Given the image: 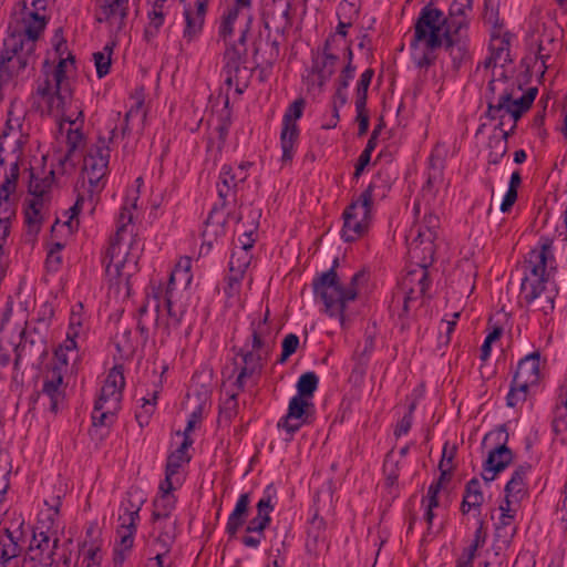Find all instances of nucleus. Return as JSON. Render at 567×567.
Returning <instances> with one entry per match:
<instances>
[{"label":"nucleus","mask_w":567,"mask_h":567,"mask_svg":"<svg viewBox=\"0 0 567 567\" xmlns=\"http://www.w3.org/2000/svg\"><path fill=\"white\" fill-rule=\"evenodd\" d=\"M41 398L48 399L49 411L56 414L65 402V389L63 388V375L59 367H53L45 375L40 392L30 398L32 404H35Z\"/></svg>","instance_id":"17"},{"label":"nucleus","mask_w":567,"mask_h":567,"mask_svg":"<svg viewBox=\"0 0 567 567\" xmlns=\"http://www.w3.org/2000/svg\"><path fill=\"white\" fill-rule=\"evenodd\" d=\"M250 495L243 493L239 495L235 508L230 513L226 524V533L229 538H235L238 530L244 526L249 513Z\"/></svg>","instance_id":"32"},{"label":"nucleus","mask_w":567,"mask_h":567,"mask_svg":"<svg viewBox=\"0 0 567 567\" xmlns=\"http://www.w3.org/2000/svg\"><path fill=\"white\" fill-rule=\"evenodd\" d=\"M483 503L484 494L481 489V482L477 477H473L465 485L460 509L464 515L471 511L477 512L480 515Z\"/></svg>","instance_id":"34"},{"label":"nucleus","mask_w":567,"mask_h":567,"mask_svg":"<svg viewBox=\"0 0 567 567\" xmlns=\"http://www.w3.org/2000/svg\"><path fill=\"white\" fill-rule=\"evenodd\" d=\"M383 473L385 476V485L394 487L399 478V462L392 458V452H389L384 458Z\"/></svg>","instance_id":"55"},{"label":"nucleus","mask_w":567,"mask_h":567,"mask_svg":"<svg viewBox=\"0 0 567 567\" xmlns=\"http://www.w3.org/2000/svg\"><path fill=\"white\" fill-rule=\"evenodd\" d=\"M17 204L11 196L0 195V241H9L11 221L16 218Z\"/></svg>","instance_id":"38"},{"label":"nucleus","mask_w":567,"mask_h":567,"mask_svg":"<svg viewBox=\"0 0 567 567\" xmlns=\"http://www.w3.org/2000/svg\"><path fill=\"white\" fill-rule=\"evenodd\" d=\"M338 265L339 260L336 258L330 269L315 277L312 289L315 296L319 298L324 306L323 312L330 318H337L341 326H343L347 306L350 301L357 299L358 282L364 275L361 271L355 272L351 277L350 282L344 286L337 274Z\"/></svg>","instance_id":"5"},{"label":"nucleus","mask_w":567,"mask_h":567,"mask_svg":"<svg viewBox=\"0 0 567 567\" xmlns=\"http://www.w3.org/2000/svg\"><path fill=\"white\" fill-rule=\"evenodd\" d=\"M76 110L78 114L75 118L65 115V110L63 112L53 114L61 115L60 128H62L64 122L71 125L66 133V152L64 157L60 159L62 164L70 161L73 154L84 145V134L82 132V125L84 123V111L82 105L76 106Z\"/></svg>","instance_id":"21"},{"label":"nucleus","mask_w":567,"mask_h":567,"mask_svg":"<svg viewBox=\"0 0 567 567\" xmlns=\"http://www.w3.org/2000/svg\"><path fill=\"white\" fill-rule=\"evenodd\" d=\"M251 259L252 255L250 251L245 250V248H235L228 264L229 272L246 274Z\"/></svg>","instance_id":"46"},{"label":"nucleus","mask_w":567,"mask_h":567,"mask_svg":"<svg viewBox=\"0 0 567 567\" xmlns=\"http://www.w3.org/2000/svg\"><path fill=\"white\" fill-rule=\"evenodd\" d=\"M156 400H157V392L155 391L153 393L152 400L144 398L141 409L138 411H136L135 419L142 429L144 426L148 425L150 420H151L153 413L155 412Z\"/></svg>","instance_id":"53"},{"label":"nucleus","mask_w":567,"mask_h":567,"mask_svg":"<svg viewBox=\"0 0 567 567\" xmlns=\"http://www.w3.org/2000/svg\"><path fill=\"white\" fill-rule=\"evenodd\" d=\"M431 286L429 269L425 262L415 264L409 268L399 282V289L403 293L402 311L399 313L401 330L409 329L408 315L411 305L423 298Z\"/></svg>","instance_id":"11"},{"label":"nucleus","mask_w":567,"mask_h":567,"mask_svg":"<svg viewBox=\"0 0 567 567\" xmlns=\"http://www.w3.org/2000/svg\"><path fill=\"white\" fill-rule=\"evenodd\" d=\"M507 33L502 35L501 33L492 32V39L489 44L491 55L497 62H509V41L506 38Z\"/></svg>","instance_id":"43"},{"label":"nucleus","mask_w":567,"mask_h":567,"mask_svg":"<svg viewBox=\"0 0 567 567\" xmlns=\"http://www.w3.org/2000/svg\"><path fill=\"white\" fill-rule=\"evenodd\" d=\"M101 561V548L95 544H91L89 548L83 553V559L80 567H100Z\"/></svg>","instance_id":"63"},{"label":"nucleus","mask_w":567,"mask_h":567,"mask_svg":"<svg viewBox=\"0 0 567 567\" xmlns=\"http://www.w3.org/2000/svg\"><path fill=\"white\" fill-rule=\"evenodd\" d=\"M235 175V171L229 165H224L220 169L219 179L217 183L218 196L223 202V206H225L227 198L230 195H234L236 192V187L239 183Z\"/></svg>","instance_id":"40"},{"label":"nucleus","mask_w":567,"mask_h":567,"mask_svg":"<svg viewBox=\"0 0 567 567\" xmlns=\"http://www.w3.org/2000/svg\"><path fill=\"white\" fill-rule=\"evenodd\" d=\"M360 13V8L352 2L347 0H342L337 9L338 20L344 21L348 24H353V22L358 19Z\"/></svg>","instance_id":"54"},{"label":"nucleus","mask_w":567,"mask_h":567,"mask_svg":"<svg viewBox=\"0 0 567 567\" xmlns=\"http://www.w3.org/2000/svg\"><path fill=\"white\" fill-rule=\"evenodd\" d=\"M54 178L55 173L53 169L49 171L44 174V176L40 177L35 173L34 168L29 167L28 193L32 196L31 199H43V202L50 204V194Z\"/></svg>","instance_id":"29"},{"label":"nucleus","mask_w":567,"mask_h":567,"mask_svg":"<svg viewBox=\"0 0 567 567\" xmlns=\"http://www.w3.org/2000/svg\"><path fill=\"white\" fill-rule=\"evenodd\" d=\"M530 465H519L512 474L511 480L505 485L506 498H514V501H522L527 495V473Z\"/></svg>","instance_id":"35"},{"label":"nucleus","mask_w":567,"mask_h":567,"mask_svg":"<svg viewBox=\"0 0 567 567\" xmlns=\"http://www.w3.org/2000/svg\"><path fill=\"white\" fill-rule=\"evenodd\" d=\"M383 182L381 176L373 177L360 196L351 200L344 208L342 213L341 238L346 243H353L368 234L372 223L373 200L377 196L375 190L380 188Z\"/></svg>","instance_id":"8"},{"label":"nucleus","mask_w":567,"mask_h":567,"mask_svg":"<svg viewBox=\"0 0 567 567\" xmlns=\"http://www.w3.org/2000/svg\"><path fill=\"white\" fill-rule=\"evenodd\" d=\"M247 50L239 49L236 42H226L225 51L223 54V71L226 74L225 84L233 86L234 82H237V75H239L244 64L246 62Z\"/></svg>","instance_id":"24"},{"label":"nucleus","mask_w":567,"mask_h":567,"mask_svg":"<svg viewBox=\"0 0 567 567\" xmlns=\"http://www.w3.org/2000/svg\"><path fill=\"white\" fill-rule=\"evenodd\" d=\"M520 90V84L509 83L506 79H492L487 83L485 117L491 121L498 120L495 130L503 131L506 114L511 115L513 123L517 126L518 120L532 107L538 93L537 87H529L519 97H516Z\"/></svg>","instance_id":"2"},{"label":"nucleus","mask_w":567,"mask_h":567,"mask_svg":"<svg viewBox=\"0 0 567 567\" xmlns=\"http://www.w3.org/2000/svg\"><path fill=\"white\" fill-rule=\"evenodd\" d=\"M323 520L317 519L316 517L311 522V526L308 529V537L306 542L307 551L313 556H318L320 546L324 545L323 537Z\"/></svg>","instance_id":"42"},{"label":"nucleus","mask_w":567,"mask_h":567,"mask_svg":"<svg viewBox=\"0 0 567 567\" xmlns=\"http://www.w3.org/2000/svg\"><path fill=\"white\" fill-rule=\"evenodd\" d=\"M487 538V533L484 528V522L480 520L478 527L474 533V538L470 546L464 549L462 558L473 561L478 548L483 547Z\"/></svg>","instance_id":"48"},{"label":"nucleus","mask_w":567,"mask_h":567,"mask_svg":"<svg viewBox=\"0 0 567 567\" xmlns=\"http://www.w3.org/2000/svg\"><path fill=\"white\" fill-rule=\"evenodd\" d=\"M145 498L137 491L127 492L126 499L122 503L123 514H120L118 520L121 525L117 529L120 543L114 548V567H122L127 554L134 544V535L136 533V524L140 520V511Z\"/></svg>","instance_id":"9"},{"label":"nucleus","mask_w":567,"mask_h":567,"mask_svg":"<svg viewBox=\"0 0 567 567\" xmlns=\"http://www.w3.org/2000/svg\"><path fill=\"white\" fill-rule=\"evenodd\" d=\"M251 1L252 0H235L234 6L229 7L220 17L218 25V37L225 43L227 39L234 34V24L236 20L241 17L248 24L252 22L251 14Z\"/></svg>","instance_id":"22"},{"label":"nucleus","mask_w":567,"mask_h":567,"mask_svg":"<svg viewBox=\"0 0 567 567\" xmlns=\"http://www.w3.org/2000/svg\"><path fill=\"white\" fill-rule=\"evenodd\" d=\"M553 42L554 39L550 35H543L539 40L536 59L542 62V75H544L545 71L548 69L547 61L550 59V50L547 48V44L550 45Z\"/></svg>","instance_id":"62"},{"label":"nucleus","mask_w":567,"mask_h":567,"mask_svg":"<svg viewBox=\"0 0 567 567\" xmlns=\"http://www.w3.org/2000/svg\"><path fill=\"white\" fill-rule=\"evenodd\" d=\"M165 0H156L148 12V23L144 29V40L152 42L159 33L165 21Z\"/></svg>","instance_id":"39"},{"label":"nucleus","mask_w":567,"mask_h":567,"mask_svg":"<svg viewBox=\"0 0 567 567\" xmlns=\"http://www.w3.org/2000/svg\"><path fill=\"white\" fill-rule=\"evenodd\" d=\"M488 164L496 165L507 153V146L504 140H489Z\"/></svg>","instance_id":"64"},{"label":"nucleus","mask_w":567,"mask_h":567,"mask_svg":"<svg viewBox=\"0 0 567 567\" xmlns=\"http://www.w3.org/2000/svg\"><path fill=\"white\" fill-rule=\"evenodd\" d=\"M75 56L69 52L66 58H60L52 71H43V79L37 82L32 97L42 113L48 115L66 110L74 96L72 81L68 76L69 65H74Z\"/></svg>","instance_id":"3"},{"label":"nucleus","mask_w":567,"mask_h":567,"mask_svg":"<svg viewBox=\"0 0 567 567\" xmlns=\"http://www.w3.org/2000/svg\"><path fill=\"white\" fill-rule=\"evenodd\" d=\"M49 203L43 199H29L25 203L23 214L24 223L29 233L38 234L44 220V210L48 208Z\"/></svg>","instance_id":"36"},{"label":"nucleus","mask_w":567,"mask_h":567,"mask_svg":"<svg viewBox=\"0 0 567 567\" xmlns=\"http://www.w3.org/2000/svg\"><path fill=\"white\" fill-rule=\"evenodd\" d=\"M336 37L329 35L323 44L322 53L312 52L311 72L317 76V84L323 87L336 72L339 55L334 53Z\"/></svg>","instance_id":"18"},{"label":"nucleus","mask_w":567,"mask_h":567,"mask_svg":"<svg viewBox=\"0 0 567 567\" xmlns=\"http://www.w3.org/2000/svg\"><path fill=\"white\" fill-rule=\"evenodd\" d=\"M121 405H114L97 399L91 415L93 426L109 430L115 423Z\"/></svg>","instance_id":"37"},{"label":"nucleus","mask_w":567,"mask_h":567,"mask_svg":"<svg viewBox=\"0 0 567 567\" xmlns=\"http://www.w3.org/2000/svg\"><path fill=\"white\" fill-rule=\"evenodd\" d=\"M539 362L540 354L537 351L525 355L519 360L513 379L530 386L536 385L540 378Z\"/></svg>","instance_id":"30"},{"label":"nucleus","mask_w":567,"mask_h":567,"mask_svg":"<svg viewBox=\"0 0 567 567\" xmlns=\"http://www.w3.org/2000/svg\"><path fill=\"white\" fill-rule=\"evenodd\" d=\"M24 29L13 32L9 37H19L27 50H35V41L40 38L47 25L45 17L38 12H28L24 17Z\"/></svg>","instance_id":"27"},{"label":"nucleus","mask_w":567,"mask_h":567,"mask_svg":"<svg viewBox=\"0 0 567 567\" xmlns=\"http://www.w3.org/2000/svg\"><path fill=\"white\" fill-rule=\"evenodd\" d=\"M32 539L29 545V553L22 559H33L37 565L60 566V558H55L60 539L56 530L51 525H45L44 519L39 518L32 530Z\"/></svg>","instance_id":"13"},{"label":"nucleus","mask_w":567,"mask_h":567,"mask_svg":"<svg viewBox=\"0 0 567 567\" xmlns=\"http://www.w3.org/2000/svg\"><path fill=\"white\" fill-rule=\"evenodd\" d=\"M442 11L433 7L432 2L424 6L414 23V34L411 47L420 43L430 49L444 48L452 61V70L458 72L472 60L467 27L460 21H451L450 28H442L445 20H441Z\"/></svg>","instance_id":"1"},{"label":"nucleus","mask_w":567,"mask_h":567,"mask_svg":"<svg viewBox=\"0 0 567 567\" xmlns=\"http://www.w3.org/2000/svg\"><path fill=\"white\" fill-rule=\"evenodd\" d=\"M373 76H374V70L371 68L364 70L361 73L360 79L357 82V87H355V102H354L355 105H359V106L367 105L368 90H369V86L371 84Z\"/></svg>","instance_id":"47"},{"label":"nucleus","mask_w":567,"mask_h":567,"mask_svg":"<svg viewBox=\"0 0 567 567\" xmlns=\"http://www.w3.org/2000/svg\"><path fill=\"white\" fill-rule=\"evenodd\" d=\"M237 395H238V393H233L221 404V406L219 409V415H218V421L220 423L224 422V423L228 424L237 415V413H238Z\"/></svg>","instance_id":"52"},{"label":"nucleus","mask_w":567,"mask_h":567,"mask_svg":"<svg viewBox=\"0 0 567 567\" xmlns=\"http://www.w3.org/2000/svg\"><path fill=\"white\" fill-rule=\"evenodd\" d=\"M29 527L22 514L12 513L0 523V559L12 561L19 558L28 544Z\"/></svg>","instance_id":"12"},{"label":"nucleus","mask_w":567,"mask_h":567,"mask_svg":"<svg viewBox=\"0 0 567 567\" xmlns=\"http://www.w3.org/2000/svg\"><path fill=\"white\" fill-rule=\"evenodd\" d=\"M47 332L31 322L25 323L24 329L20 332V342L14 347L16 368L24 355L45 352Z\"/></svg>","instance_id":"19"},{"label":"nucleus","mask_w":567,"mask_h":567,"mask_svg":"<svg viewBox=\"0 0 567 567\" xmlns=\"http://www.w3.org/2000/svg\"><path fill=\"white\" fill-rule=\"evenodd\" d=\"M206 13L207 9L205 8L200 11L199 7L194 9L190 4L185 6L183 12L185 18L183 40L186 43H192L199 38L203 32Z\"/></svg>","instance_id":"28"},{"label":"nucleus","mask_w":567,"mask_h":567,"mask_svg":"<svg viewBox=\"0 0 567 567\" xmlns=\"http://www.w3.org/2000/svg\"><path fill=\"white\" fill-rule=\"evenodd\" d=\"M319 378L312 372H306L301 374L297 381V395L305 399H312L316 390L318 389Z\"/></svg>","instance_id":"44"},{"label":"nucleus","mask_w":567,"mask_h":567,"mask_svg":"<svg viewBox=\"0 0 567 567\" xmlns=\"http://www.w3.org/2000/svg\"><path fill=\"white\" fill-rule=\"evenodd\" d=\"M553 239L542 237L539 248L532 249L525 259V275L520 282L519 299L526 306L532 305L546 291L550 269L555 262L553 254Z\"/></svg>","instance_id":"7"},{"label":"nucleus","mask_w":567,"mask_h":567,"mask_svg":"<svg viewBox=\"0 0 567 567\" xmlns=\"http://www.w3.org/2000/svg\"><path fill=\"white\" fill-rule=\"evenodd\" d=\"M19 37H8L0 53V89L9 80L21 75L28 68L35 64V50H27Z\"/></svg>","instance_id":"10"},{"label":"nucleus","mask_w":567,"mask_h":567,"mask_svg":"<svg viewBox=\"0 0 567 567\" xmlns=\"http://www.w3.org/2000/svg\"><path fill=\"white\" fill-rule=\"evenodd\" d=\"M305 107V99H296L291 104H289L282 116V127L280 132V147L282 151L280 161L282 165L290 164L296 154L300 136V130L297 121L301 118Z\"/></svg>","instance_id":"15"},{"label":"nucleus","mask_w":567,"mask_h":567,"mask_svg":"<svg viewBox=\"0 0 567 567\" xmlns=\"http://www.w3.org/2000/svg\"><path fill=\"white\" fill-rule=\"evenodd\" d=\"M439 217L433 214L425 215L424 221L417 227V234L413 244L420 243L425 244L424 250L433 254V243L436 238V230L439 228ZM419 246L414 245L411 248L412 254H415Z\"/></svg>","instance_id":"33"},{"label":"nucleus","mask_w":567,"mask_h":567,"mask_svg":"<svg viewBox=\"0 0 567 567\" xmlns=\"http://www.w3.org/2000/svg\"><path fill=\"white\" fill-rule=\"evenodd\" d=\"M116 127L111 130L109 141L100 136L84 157V171L91 186L99 187L100 182L105 177L110 162V142L113 141Z\"/></svg>","instance_id":"16"},{"label":"nucleus","mask_w":567,"mask_h":567,"mask_svg":"<svg viewBox=\"0 0 567 567\" xmlns=\"http://www.w3.org/2000/svg\"><path fill=\"white\" fill-rule=\"evenodd\" d=\"M277 496L276 488L272 484H269L264 489V494L261 498L258 501L256 508L257 515L248 522L246 526V533H255L260 536H265V529L269 526L271 522L270 513L275 509L274 499Z\"/></svg>","instance_id":"20"},{"label":"nucleus","mask_w":567,"mask_h":567,"mask_svg":"<svg viewBox=\"0 0 567 567\" xmlns=\"http://www.w3.org/2000/svg\"><path fill=\"white\" fill-rule=\"evenodd\" d=\"M133 220L132 208L123 206L118 215L117 229L115 235L110 239V244L105 249L102 262L105 267V275L111 286L115 287L117 291L122 288L126 293L131 292V277L136 271L137 257L131 252L121 256V240L122 234Z\"/></svg>","instance_id":"6"},{"label":"nucleus","mask_w":567,"mask_h":567,"mask_svg":"<svg viewBox=\"0 0 567 567\" xmlns=\"http://www.w3.org/2000/svg\"><path fill=\"white\" fill-rule=\"evenodd\" d=\"M192 444V439H184L181 446L167 456L165 466V480L162 483L167 485L168 488H176L182 484L179 477L176 475L178 474L182 465L190 461V456L187 454V450Z\"/></svg>","instance_id":"23"},{"label":"nucleus","mask_w":567,"mask_h":567,"mask_svg":"<svg viewBox=\"0 0 567 567\" xmlns=\"http://www.w3.org/2000/svg\"><path fill=\"white\" fill-rule=\"evenodd\" d=\"M467 11H468V9H466L465 7H461L458 3L453 1L452 4L450 6L449 16H445L442 12V16H441V18H443L442 20H445L447 22V23L444 22L443 23L444 25L442 28H446V29H447V27L450 28L451 21L463 22L468 28V22L466 20Z\"/></svg>","instance_id":"57"},{"label":"nucleus","mask_w":567,"mask_h":567,"mask_svg":"<svg viewBox=\"0 0 567 567\" xmlns=\"http://www.w3.org/2000/svg\"><path fill=\"white\" fill-rule=\"evenodd\" d=\"M175 488H168L167 485L161 482L159 484V493L153 502V513L152 518L156 523L158 522L161 525L163 520L169 518L172 512L175 509L176 498L172 494Z\"/></svg>","instance_id":"31"},{"label":"nucleus","mask_w":567,"mask_h":567,"mask_svg":"<svg viewBox=\"0 0 567 567\" xmlns=\"http://www.w3.org/2000/svg\"><path fill=\"white\" fill-rule=\"evenodd\" d=\"M112 51L113 47L106 44L102 52L93 53V60L96 68V75L99 79H102L110 73Z\"/></svg>","instance_id":"50"},{"label":"nucleus","mask_w":567,"mask_h":567,"mask_svg":"<svg viewBox=\"0 0 567 567\" xmlns=\"http://www.w3.org/2000/svg\"><path fill=\"white\" fill-rule=\"evenodd\" d=\"M128 0H99L95 20L100 23L116 24L118 29L127 17Z\"/></svg>","instance_id":"25"},{"label":"nucleus","mask_w":567,"mask_h":567,"mask_svg":"<svg viewBox=\"0 0 567 567\" xmlns=\"http://www.w3.org/2000/svg\"><path fill=\"white\" fill-rule=\"evenodd\" d=\"M63 248L64 245L58 241L51 245L45 259V265L49 270H59L62 264L61 250Z\"/></svg>","instance_id":"60"},{"label":"nucleus","mask_w":567,"mask_h":567,"mask_svg":"<svg viewBox=\"0 0 567 567\" xmlns=\"http://www.w3.org/2000/svg\"><path fill=\"white\" fill-rule=\"evenodd\" d=\"M282 351L278 359V363H284L287 359L292 355L299 347V337L295 333L287 334L282 340Z\"/></svg>","instance_id":"61"},{"label":"nucleus","mask_w":567,"mask_h":567,"mask_svg":"<svg viewBox=\"0 0 567 567\" xmlns=\"http://www.w3.org/2000/svg\"><path fill=\"white\" fill-rule=\"evenodd\" d=\"M429 175L426 179V186L431 187L442 176L443 159L432 153L429 157Z\"/></svg>","instance_id":"58"},{"label":"nucleus","mask_w":567,"mask_h":567,"mask_svg":"<svg viewBox=\"0 0 567 567\" xmlns=\"http://www.w3.org/2000/svg\"><path fill=\"white\" fill-rule=\"evenodd\" d=\"M250 337L245 347L233 350L241 357L244 365L241 367L235 385L239 392H243L248 378L261 375L267 355L271 351L275 340L271 336V326L269 323V310L261 317L260 315L250 322Z\"/></svg>","instance_id":"4"},{"label":"nucleus","mask_w":567,"mask_h":567,"mask_svg":"<svg viewBox=\"0 0 567 567\" xmlns=\"http://www.w3.org/2000/svg\"><path fill=\"white\" fill-rule=\"evenodd\" d=\"M530 385L524 384L523 382L512 380L509 392L506 396V403L511 408L517 406L527 399L528 389Z\"/></svg>","instance_id":"49"},{"label":"nucleus","mask_w":567,"mask_h":567,"mask_svg":"<svg viewBox=\"0 0 567 567\" xmlns=\"http://www.w3.org/2000/svg\"><path fill=\"white\" fill-rule=\"evenodd\" d=\"M164 307L167 311V322L166 328L168 330L171 329H177L182 322L183 316H184V309L182 306H176L174 300L167 299L166 302H164Z\"/></svg>","instance_id":"56"},{"label":"nucleus","mask_w":567,"mask_h":567,"mask_svg":"<svg viewBox=\"0 0 567 567\" xmlns=\"http://www.w3.org/2000/svg\"><path fill=\"white\" fill-rule=\"evenodd\" d=\"M125 378L123 365H114L104 381L99 400L121 405Z\"/></svg>","instance_id":"26"},{"label":"nucleus","mask_w":567,"mask_h":567,"mask_svg":"<svg viewBox=\"0 0 567 567\" xmlns=\"http://www.w3.org/2000/svg\"><path fill=\"white\" fill-rule=\"evenodd\" d=\"M313 404L305 398L295 395L290 399L288 404V411L285 416L287 419H298L303 422H311L310 417L312 416Z\"/></svg>","instance_id":"41"},{"label":"nucleus","mask_w":567,"mask_h":567,"mask_svg":"<svg viewBox=\"0 0 567 567\" xmlns=\"http://www.w3.org/2000/svg\"><path fill=\"white\" fill-rule=\"evenodd\" d=\"M491 440H495L497 444L488 451L487 458L483 463L482 478L485 483L493 482L497 474L503 472L514 458L512 450L507 446L508 433L505 425L488 432L483 439V445Z\"/></svg>","instance_id":"14"},{"label":"nucleus","mask_w":567,"mask_h":567,"mask_svg":"<svg viewBox=\"0 0 567 567\" xmlns=\"http://www.w3.org/2000/svg\"><path fill=\"white\" fill-rule=\"evenodd\" d=\"M484 21L493 28L492 32L501 33L504 23L499 19L498 4L494 0H485Z\"/></svg>","instance_id":"51"},{"label":"nucleus","mask_w":567,"mask_h":567,"mask_svg":"<svg viewBox=\"0 0 567 567\" xmlns=\"http://www.w3.org/2000/svg\"><path fill=\"white\" fill-rule=\"evenodd\" d=\"M179 274V269H174L171 275L166 287L162 285L152 288V296L157 301L156 309H159L161 301L166 302L167 299L174 300L175 295V280Z\"/></svg>","instance_id":"45"},{"label":"nucleus","mask_w":567,"mask_h":567,"mask_svg":"<svg viewBox=\"0 0 567 567\" xmlns=\"http://www.w3.org/2000/svg\"><path fill=\"white\" fill-rule=\"evenodd\" d=\"M161 527V532L156 538V544L161 546V549H165V551H169L174 540H175V522L172 526H167L163 524Z\"/></svg>","instance_id":"59"}]
</instances>
